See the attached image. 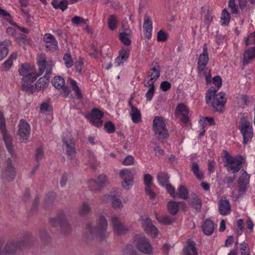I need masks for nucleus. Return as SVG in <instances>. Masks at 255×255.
Listing matches in <instances>:
<instances>
[{
	"mask_svg": "<svg viewBox=\"0 0 255 255\" xmlns=\"http://www.w3.org/2000/svg\"><path fill=\"white\" fill-rule=\"evenodd\" d=\"M33 241L31 234L27 233L18 242L8 241L2 248L4 241L0 239V255H16L18 250L30 247Z\"/></svg>",
	"mask_w": 255,
	"mask_h": 255,
	"instance_id": "obj_1",
	"label": "nucleus"
},
{
	"mask_svg": "<svg viewBox=\"0 0 255 255\" xmlns=\"http://www.w3.org/2000/svg\"><path fill=\"white\" fill-rule=\"evenodd\" d=\"M37 63L39 68V76L46 71L45 75L39 78L35 84V89L41 91L43 90L48 86L54 63L51 60L46 61L45 57H41Z\"/></svg>",
	"mask_w": 255,
	"mask_h": 255,
	"instance_id": "obj_2",
	"label": "nucleus"
},
{
	"mask_svg": "<svg viewBox=\"0 0 255 255\" xmlns=\"http://www.w3.org/2000/svg\"><path fill=\"white\" fill-rule=\"evenodd\" d=\"M225 94L220 92L217 93V90L211 87L207 91L206 95V102L207 105L212 107L215 112H223V108L226 103Z\"/></svg>",
	"mask_w": 255,
	"mask_h": 255,
	"instance_id": "obj_3",
	"label": "nucleus"
},
{
	"mask_svg": "<svg viewBox=\"0 0 255 255\" xmlns=\"http://www.w3.org/2000/svg\"><path fill=\"white\" fill-rule=\"evenodd\" d=\"M107 227V221L103 215L99 217L97 226L95 228H93L90 224L87 225V229L88 230L92 237L101 241H104L106 238Z\"/></svg>",
	"mask_w": 255,
	"mask_h": 255,
	"instance_id": "obj_4",
	"label": "nucleus"
},
{
	"mask_svg": "<svg viewBox=\"0 0 255 255\" xmlns=\"http://www.w3.org/2000/svg\"><path fill=\"white\" fill-rule=\"evenodd\" d=\"M153 129L158 140L163 142L169 137L168 129L164 121V118L155 116L153 121Z\"/></svg>",
	"mask_w": 255,
	"mask_h": 255,
	"instance_id": "obj_5",
	"label": "nucleus"
},
{
	"mask_svg": "<svg viewBox=\"0 0 255 255\" xmlns=\"http://www.w3.org/2000/svg\"><path fill=\"white\" fill-rule=\"evenodd\" d=\"M225 158L226 161V164L225 167L228 171H232L233 173L236 174L238 172L244 164V159L241 156H232L227 151H225Z\"/></svg>",
	"mask_w": 255,
	"mask_h": 255,
	"instance_id": "obj_6",
	"label": "nucleus"
},
{
	"mask_svg": "<svg viewBox=\"0 0 255 255\" xmlns=\"http://www.w3.org/2000/svg\"><path fill=\"white\" fill-rule=\"evenodd\" d=\"M50 222L54 227L59 226L61 232L64 234H69L71 231V226L63 211H59L56 217L50 219Z\"/></svg>",
	"mask_w": 255,
	"mask_h": 255,
	"instance_id": "obj_7",
	"label": "nucleus"
},
{
	"mask_svg": "<svg viewBox=\"0 0 255 255\" xmlns=\"http://www.w3.org/2000/svg\"><path fill=\"white\" fill-rule=\"evenodd\" d=\"M241 122L239 128L243 136V142L246 144L251 141L253 136V128L248 120L245 118L241 119Z\"/></svg>",
	"mask_w": 255,
	"mask_h": 255,
	"instance_id": "obj_8",
	"label": "nucleus"
},
{
	"mask_svg": "<svg viewBox=\"0 0 255 255\" xmlns=\"http://www.w3.org/2000/svg\"><path fill=\"white\" fill-rule=\"evenodd\" d=\"M38 76H39V74L33 72L29 75L23 77L22 81L23 83L21 86V90L29 94H33L35 90L34 86L31 85V84L34 82Z\"/></svg>",
	"mask_w": 255,
	"mask_h": 255,
	"instance_id": "obj_9",
	"label": "nucleus"
},
{
	"mask_svg": "<svg viewBox=\"0 0 255 255\" xmlns=\"http://www.w3.org/2000/svg\"><path fill=\"white\" fill-rule=\"evenodd\" d=\"M108 184L107 177L104 174H101L98 177L96 180H90L88 187L91 191L96 192L100 190Z\"/></svg>",
	"mask_w": 255,
	"mask_h": 255,
	"instance_id": "obj_10",
	"label": "nucleus"
},
{
	"mask_svg": "<svg viewBox=\"0 0 255 255\" xmlns=\"http://www.w3.org/2000/svg\"><path fill=\"white\" fill-rule=\"evenodd\" d=\"M104 116V113L98 108H94L91 113L88 114L86 118L95 127L100 128L102 126L103 122L102 118Z\"/></svg>",
	"mask_w": 255,
	"mask_h": 255,
	"instance_id": "obj_11",
	"label": "nucleus"
},
{
	"mask_svg": "<svg viewBox=\"0 0 255 255\" xmlns=\"http://www.w3.org/2000/svg\"><path fill=\"white\" fill-rule=\"evenodd\" d=\"M136 240V247L139 251L145 254H149L152 252V247L146 238L138 237Z\"/></svg>",
	"mask_w": 255,
	"mask_h": 255,
	"instance_id": "obj_12",
	"label": "nucleus"
},
{
	"mask_svg": "<svg viewBox=\"0 0 255 255\" xmlns=\"http://www.w3.org/2000/svg\"><path fill=\"white\" fill-rule=\"evenodd\" d=\"M143 222L142 223V227L146 233L150 234L153 238H156L158 233L157 228L152 224V221L149 218L145 219L142 218Z\"/></svg>",
	"mask_w": 255,
	"mask_h": 255,
	"instance_id": "obj_13",
	"label": "nucleus"
},
{
	"mask_svg": "<svg viewBox=\"0 0 255 255\" xmlns=\"http://www.w3.org/2000/svg\"><path fill=\"white\" fill-rule=\"evenodd\" d=\"M209 61L207 46L206 43L203 46V52L199 55L198 61V70L199 73H201L204 70Z\"/></svg>",
	"mask_w": 255,
	"mask_h": 255,
	"instance_id": "obj_14",
	"label": "nucleus"
},
{
	"mask_svg": "<svg viewBox=\"0 0 255 255\" xmlns=\"http://www.w3.org/2000/svg\"><path fill=\"white\" fill-rule=\"evenodd\" d=\"M243 173L238 179L239 186V192L240 194H243L249 187L250 181V175L244 170L241 171Z\"/></svg>",
	"mask_w": 255,
	"mask_h": 255,
	"instance_id": "obj_15",
	"label": "nucleus"
},
{
	"mask_svg": "<svg viewBox=\"0 0 255 255\" xmlns=\"http://www.w3.org/2000/svg\"><path fill=\"white\" fill-rule=\"evenodd\" d=\"M4 173L5 179L8 181H12L15 177V168L12 165V160L10 158H8L6 161V166Z\"/></svg>",
	"mask_w": 255,
	"mask_h": 255,
	"instance_id": "obj_16",
	"label": "nucleus"
},
{
	"mask_svg": "<svg viewBox=\"0 0 255 255\" xmlns=\"http://www.w3.org/2000/svg\"><path fill=\"white\" fill-rule=\"evenodd\" d=\"M111 220L114 231L117 234H124L128 230V229L125 226L117 217H112Z\"/></svg>",
	"mask_w": 255,
	"mask_h": 255,
	"instance_id": "obj_17",
	"label": "nucleus"
},
{
	"mask_svg": "<svg viewBox=\"0 0 255 255\" xmlns=\"http://www.w3.org/2000/svg\"><path fill=\"white\" fill-rule=\"evenodd\" d=\"M183 255H198L196 244L190 239L186 242V245L182 250Z\"/></svg>",
	"mask_w": 255,
	"mask_h": 255,
	"instance_id": "obj_18",
	"label": "nucleus"
},
{
	"mask_svg": "<svg viewBox=\"0 0 255 255\" xmlns=\"http://www.w3.org/2000/svg\"><path fill=\"white\" fill-rule=\"evenodd\" d=\"M231 212L230 202L226 198H221L219 204V212L223 216L229 214Z\"/></svg>",
	"mask_w": 255,
	"mask_h": 255,
	"instance_id": "obj_19",
	"label": "nucleus"
},
{
	"mask_svg": "<svg viewBox=\"0 0 255 255\" xmlns=\"http://www.w3.org/2000/svg\"><path fill=\"white\" fill-rule=\"evenodd\" d=\"M143 28L144 30V34L146 37L149 38L151 36L152 23L151 18L146 14L144 17Z\"/></svg>",
	"mask_w": 255,
	"mask_h": 255,
	"instance_id": "obj_20",
	"label": "nucleus"
},
{
	"mask_svg": "<svg viewBox=\"0 0 255 255\" xmlns=\"http://www.w3.org/2000/svg\"><path fill=\"white\" fill-rule=\"evenodd\" d=\"M64 145L66 148V153L70 157L71 160H76L75 158L76 151L75 149V143L73 140L70 139L69 142L66 140H63Z\"/></svg>",
	"mask_w": 255,
	"mask_h": 255,
	"instance_id": "obj_21",
	"label": "nucleus"
},
{
	"mask_svg": "<svg viewBox=\"0 0 255 255\" xmlns=\"http://www.w3.org/2000/svg\"><path fill=\"white\" fill-rule=\"evenodd\" d=\"M0 15H2L4 17L7 16L8 18H6V20L8 21L10 24L18 28L20 31L25 33H28L29 32V30L28 29L21 27L18 25L16 23L12 21L11 20V17L10 14L5 10L2 9L1 7H0Z\"/></svg>",
	"mask_w": 255,
	"mask_h": 255,
	"instance_id": "obj_22",
	"label": "nucleus"
},
{
	"mask_svg": "<svg viewBox=\"0 0 255 255\" xmlns=\"http://www.w3.org/2000/svg\"><path fill=\"white\" fill-rule=\"evenodd\" d=\"M30 127L24 120H21L19 125L18 134L22 137L29 136L30 133Z\"/></svg>",
	"mask_w": 255,
	"mask_h": 255,
	"instance_id": "obj_23",
	"label": "nucleus"
},
{
	"mask_svg": "<svg viewBox=\"0 0 255 255\" xmlns=\"http://www.w3.org/2000/svg\"><path fill=\"white\" fill-rule=\"evenodd\" d=\"M151 66L152 68L150 69L151 73H149L148 74V76H150L151 78L149 81L152 82L153 80H155L160 76L161 68L158 62H153Z\"/></svg>",
	"mask_w": 255,
	"mask_h": 255,
	"instance_id": "obj_24",
	"label": "nucleus"
},
{
	"mask_svg": "<svg viewBox=\"0 0 255 255\" xmlns=\"http://www.w3.org/2000/svg\"><path fill=\"white\" fill-rule=\"evenodd\" d=\"M1 133L6 147L8 151L11 154L13 152V145L12 143L11 137L7 133L6 129H3L1 131Z\"/></svg>",
	"mask_w": 255,
	"mask_h": 255,
	"instance_id": "obj_25",
	"label": "nucleus"
},
{
	"mask_svg": "<svg viewBox=\"0 0 255 255\" xmlns=\"http://www.w3.org/2000/svg\"><path fill=\"white\" fill-rule=\"evenodd\" d=\"M203 233L208 236L213 234L214 230V224L213 221L209 219L205 221L204 224L202 226Z\"/></svg>",
	"mask_w": 255,
	"mask_h": 255,
	"instance_id": "obj_26",
	"label": "nucleus"
},
{
	"mask_svg": "<svg viewBox=\"0 0 255 255\" xmlns=\"http://www.w3.org/2000/svg\"><path fill=\"white\" fill-rule=\"evenodd\" d=\"M190 205L195 209L197 212H200L202 208V202L199 196L194 194L192 199V201L189 203Z\"/></svg>",
	"mask_w": 255,
	"mask_h": 255,
	"instance_id": "obj_27",
	"label": "nucleus"
},
{
	"mask_svg": "<svg viewBox=\"0 0 255 255\" xmlns=\"http://www.w3.org/2000/svg\"><path fill=\"white\" fill-rule=\"evenodd\" d=\"M255 57V47L247 49L243 54V62L249 64L251 60Z\"/></svg>",
	"mask_w": 255,
	"mask_h": 255,
	"instance_id": "obj_28",
	"label": "nucleus"
},
{
	"mask_svg": "<svg viewBox=\"0 0 255 255\" xmlns=\"http://www.w3.org/2000/svg\"><path fill=\"white\" fill-rule=\"evenodd\" d=\"M157 179L159 184L162 186H165L169 182V176L167 172H159L157 175Z\"/></svg>",
	"mask_w": 255,
	"mask_h": 255,
	"instance_id": "obj_29",
	"label": "nucleus"
},
{
	"mask_svg": "<svg viewBox=\"0 0 255 255\" xmlns=\"http://www.w3.org/2000/svg\"><path fill=\"white\" fill-rule=\"evenodd\" d=\"M168 212L170 215H176L179 210V204L178 202L170 201L167 205Z\"/></svg>",
	"mask_w": 255,
	"mask_h": 255,
	"instance_id": "obj_30",
	"label": "nucleus"
},
{
	"mask_svg": "<svg viewBox=\"0 0 255 255\" xmlns=\"http://www.w3.org/2000/svg\"><path fill=\"white\" fill-rule=\"evenodd\" d=\"M130 115L131 120L134 123H138L141 121V116L140 111L136 107H132L131 110Z\"/></svg>",
	"mask_w": 255,
	"mask_h": 255,
	"instance_id": "obj_31",
	"label": "nucleus"
},
{
	"mask_svg": "<svg viewBox=\"0 0 255 255\" xmlns=\"http://www.w3.org/2000/svg\"><path fill=\"white\" fill-rule=\"evenodd\" d=\"M150 81H148L147 83V84H144L145 87H149L148 91H147V92L146 93V94L145 95V97L147 99V100L148 101H150L152 99V97L154 94V90H155L154 85V81L151 82V83H150Z\"/></svg>",
	"mask_w": 255,
	"mask_h": 255,
	"instance_id": "obj_32",
	"label": "nucleus"
},
{
	"mask_svg": "<svg viewBox=\"0 0 255 255\" xmlns=\"http://www.w3.org/2000/svg\"><path fill=\"white\" fill-rule=\"evenodd\" d=\"M52 83L53 85L57 89L59 90L63 88V86L65 85V80L60 76H55L53 80L52 81Z\"/></svg>",
	"mask_w": 255,
	"mask_h": 255,
	"instance_id": "obj_33",
	"label": "nucleus"
},
{
	"mask_svg": "<svg viewBox=\"0 0 255 255\" xmlns=\"http://www.w3.org/2000/svg\"><path fill=\"white\" fill-rule=\"evenodd\" d=\"M108 25L111 30H114L117 27V17L116 15H110L109 17Z\"/></svg>",
	"mask_w": 255,
	"mask_h": 255,
	"instance_id": "obj_34",
	"label": "nucleus"
},
{
	"mask_svg": "<svg viewBox=\"0 0 255 255\" xmlns=\"http://www.w3.org/2000/svg\"><path fill=\"white\" fill-rule=\"evenodd\" d=\"M178 195L180 198L186 200L189 197V192L184 186H180L178 189Z\"/></svg>",
	"mask_w": 255,
	"mask_h": 255,
	"instance_id": "obj_35",
	"label": "nucleus"
},
{
	"mask_svg": "<svg viewBox=\"0 0 255 255\" xmlns=\"http://www.w3.org/2000/svg\"><path fill=\"white\" fill-rule=\"evenodd\" d=\"M191 168L196 177L198 179L201 180L203 177V174L202 172L200 171L198 164L195 162H193L192 163Z\"/></svg>",
	"mask_w": 255,
	"mask_h": 255,
	"instance_id": "obj_36",
	"label": "nucleus"
},
{
	"mask_svg": "<svg viewBox=\"0 0 255 255\" xmlns=\"http://www.w3.org/2000/svg\"><path fill=\"white\" fill-rule=\"evenodd\" d=\"M30 65L28 64H22L21 68L19 70V74L23 77L29 75L34 72L32 69H30Z\"/></svg>",
	"mask_w": 255,
	"mask_h": 255,
	"instance_id": "obj_37",
	"label": "nucleus"
},
{
	"mask_svg": "<svg viewBox=\"0 0 255 255\" xmlns=\"http://www.w3.org/2000/svg\"><path fill=\"white\" fill-rule=\"evenodd\" d=\"M56 197V194L53 192L47 194L45 199V206L46 207L51 206L54 202Z\"/></svg>",
	"mask_w": 255,
	"mask_h": 255,
	"instance_id": "obj_38",
	"label": "nucleus"
},
{
	"mask_svg": "<svg viewBox=\"0 0 255 255\" xmlns=\"http://www.w3.org/2000/svg\"><path fill=\"white\" fill-rule=\"evenodd\" d=\"M70 84L72 87V90L75 92L76 95L79 99L82 98V94L81 91L78 86L76 82L72 79H69Z\"/></svg>",
	"mask_w": 255,
	"mask_h": 255,
	"instance_id": "obj_39",
	"label": "nucleus"
},
{
	"mask_svg": "<svg viewBox=\"0 0 255 255\" xmlns=\"http://www.w3.org/2000/svg\"><path fill=\"white\" fill-rule=\"evenodd\" d=\"M119 175L122 178L128 179V181H133V174L128 169H123L121 170Z\"/></svg>",
	"mask_w": 255,
	"mask_h": 255,
	"instance_id": "obj_40",
	"label": "nucleus"
},
{
	"mask_svg": "<svg viewBox=\"0 0 255 255\" xmlns=\"http://www.w3.org/2000/svg\"><path fill=\"white\" fill-rule=\"evenodd\" d=\"M8 50L6 43L2 42L0 43V60H2L7 55Z\"/></svg>",
	"mask_w": 255,
	"mask_h": 255,
	"instance_id": "obj_41",
	"label": "nucleus"
},
{
	"mask_svg": "<svg viewBox=\"0 0 255 255\" xmlns=\"http://www.w3.org/2000/svg\"><path fill=\"white\" fill-rule=\"evenodd\" d=\"M175 113L177 115L183 113L188 114L189 111L188 110L187 107L185 104L181 103L178 104L176 107Z\"/></svg>",
	"mask_w": 255,
	"mask_h": 255,
	"instance_id": "obj_42",
	"label": "nucleus"
},
{
	"mask_svg": "<svg viewBox=\"0 0 255 255\" xmlns=\"http://www.w3.org/2000/svg\"><path fill=\"white\" fill-rule=\"evenodd\" d=\"M72 23L76 25H79L80 24H87L89 22L88 19H84L82 17L79 16H75L71 19Z\"/></svg>",
	"mask_w": 255,
	"mask_h": 255,
	"instance_id": "obj_43",
	"label": "nucleus"
},
{
	"mask_svg": "<svg viewBox=\"0 0 255 255\" xmlns=\"http://www.w3.org/2000/svg\"><path fill=\"white\" fill-rule=\"evenodd\" d=\"M104 129L109 133H114L116 130V127L111 121H108L104 125Z\"/></svg>",
	"mask_w": 255,
	"mask_h": 255,
	"instance_id": "obj_44",
	"label": "nucleus"
},
{
	"mask_svg": "<svg viewBox=\"0 0 255 255\" xmlns=\"http://www.w3.org/2000/svg\"><path fill=\"white\" fill-rule=\"evenodd\" d=\"M120 39L121 42L127 46L130 45L131 41L128 38V35L126 32H122L120 34Z\"/></svg>",
	"mask_w": 255,
	"mask_h": 255,
	"instance_id": "obj_45",
	"label": "nucleus"
},
{
	"mask_svg": "<svg viewBox=\"0 0 255 255\" xmlns=\"http://www.w3.org/2000/svg\"><path fill=\"white\" fill-rule=\"evenodd\" d=\"M222 16L221 17L222 24L227 25L230 19V15L226 9L222 11Z\"/></svg>",
	"mask_w": 255,
	"mask_h": 255,
	"instance_id": "obj_46",
	"label": "nucleus"
},
{
	"mask_svg": "<svg viewBox=\"0 0 255 255\" xmlns=\"http://www.w3.org/2000/svg\"><path fill=\"white\" fill-rule=\"evenodd\" d=\"M65 64L67 68L71 67L73 65V62L70 53H66L63 56Z\"/></svg>",
	"mask_w": 255,
	"mask_h": 255,
	"instance_id": "obj_47",
	"label": "nucleus"
},
{
	"mask_svg": "<svg viewBox=\"0 0 255 255\" xmlns=\"http://www.w3.org/2000/svg\"><path fill=\"white\" fill-rule=\"evenodd\" d=\"M168 34L163 30H160L157 35V40L159 42H164L167 40Z\"/></svg>",
	"mask_w": 255,
	"mask_h": 255,
	"instance_id": "obj_48",
	"label": "nucleus"
},
{
	"mask_svg": "<svg viewBox=\"0 0 255 255\" xmlns=\"http://www.w3.org/2000/svg\"><path fill=\"white\" fill-rule=\"evenodd\" d=\"M45 47L46 51L54 52L58 48L57 41L45 43Z\"/></svg>",
	"mask_w": 255,
	"mask_h": 255,
	"instance_id": "obj_49",
	"label": "nucleus"
},
{
	"mask_svg": "<svg viewBox=\"0 0 255 255\" xmlns=\"http://www.w3.org/2000/svg\"><path fill=\"white\" fill-rule=\"evenodd\" d=\"M143 181L145 187H151L153 184L152 177L149 174H145L143 177Z\"/></svg>",
	"mask_w": 255,
	"mask_h": 255,
	"instance_id": "obj_50",
	"label": "nucleus"
},
{
	"mask_svg": "<svg viewBox=\"0 0 255 255\" xmlns=\"http://www.w3.org/2000/svg\"><path fill=\"white\" fill-rule=\"evenodd\" d=\"M91 211L90 207L86 203H83L79 211L81 215H85L88 214Z\"/></svg>",
	"mask_w": 255,
	"mask_h": 255,
	"instance_id": "obj_51",
	"label": "nucleus"
},
{
	"mask_svg": "<svg viewBox=\"0 0 255 255\" xmlns=\"http://www.w3.org/2000/svg\"><path fill=\"white\" fill-rule=\"evenodd\" d=\"M157 219L160 223L165 225H171L173 222L172 218L169 216L163 217L160 220H159L157 218Z\"/></svg>",
	"mask_w": 255,
	"mask_h": 255,
	"instance_id": "obj_52",
	"label": "nucleus"
},
{
	"mask_svg": "<svg viewBox=\"0 0 255 255\" xmlns=\"http://www.w3.org/2000/svg\"><path fill=\"white\" fill-rule=\"evenodd\" d=\"M134 163V158L131 155H128L124 160L123 164L126 166L133 165Z\"/></svg>",
	"mask_w": 255,
	"mask_h": 255,
	"instance_id": "obj_53",
	"label": "nucleus"
},
{
	"mask_svg": "<svg viewBox=\"0 0 255 255\" xmlns=\"http://www.w3.org/2000/svg\"><path fill=\"white\" fill-rule=\"evenodd\" d=\"M83 63V60L81 58H79L75 62V67L76 68V70L80 74H81L82 73Z\"/></svg>",
	"mask_w": 255,
	"mask_h": 255,
	"instance_id": "obj_54",
	"label": "nucleus"
},
{
	"mask_svg": "<svg viewBox=\"0 0 255 255\" xmlns=\"http://www.w3.org/2000/svg\"><path fill=\"white\" fill-rule=\"evenodd\" d=\"M44 156L43 149L42 147L37 148L35 154V159L37 163H39Z\"/></svg>",
	"mask_w": 255,
	"mask_h": 255,
	"instance_id": "obj_55",
	"label": "nucleus"
},
{
	"mask_svg": "<svg viewBox=\"0 0 255 255\" xmlns=\"http://www.w3.org/2000/svg\"><path fill=\"white\" fill-rule=\"evenodd\" d=\"M165 186H166V190L167 192L170 195V196L172 197H175L176 194L174 187H173L172 185L169 183V182L165 185Z\"/></svg>",
	"mask_w": 255,
	"mask_h": 255,
	"instance_id": "obj_56",
	"label": "nucleus"
},
{
	"mask_svg": "<svg viewBox=\"0 0 255 255\" xmlns=\"http://www.w3.org/2000/svg\"><path fill=\"white\" fill-rule=\"evenodd\" d=\"M171 87V84L167 81L162 82L160 86V89L163 92H166L169 90V89H170Z\"/></svg>",
	"mask_w": 255,
	"mask_h": 255,
	"instance_id": "obj_57",
	"label": "nucleus"
},
{
	"mask_svg": "<svg viewBox=\"0 0 255 255\" xmlns=\"http://www.w3.org/2000/svg\"><path fill=\"white\" fill-rule=\"evenodd\" d=\"M43 39L46 43L57 41L54 36L50 33H46V34H45L43 37Z\"/></svg>",
	"mask_w": 255,
	"mask_h": 255,
	"instance_id": "obj_58",
	"label": "nucleus"
},
{
	"mask_svg": "<svg viewBox=\"0 0 255 255\" xmlns=\"http://www.w3.org/2000/svg\"><path fill=\"white\" fill-rule=\"evenodd\" d=\"M119 56L122 60L126 61L129 57V50L128 49L121 50Z\"/></svg>",
	"mask_w": 255,
	"mask_h": 255,
	"instance_id": "obj_59",
	"label": "nucleus"
},
{
	"mask_svg": "<svg viewBox=\"0 0 255 255\" xmlns=\"http://www.w3.org/2000/svg\"><path fill=\"white\" fill-rule=\"evenodd\" d=\"M122 203L120 199L113 197L112 200V207L114 208H120L122 207Z\"/></svg>",
	"mask_w": 255,
	"mask_h": 255,
	"instance_id": "obj_60",
	"label": "nucleus"
},
{
	"mask_svg": "<svg viewBox=\"0 0 255 255\" xmlns=\"http://www.w3.org/2000/svg\"><path fill=\"white\" fill-rule=\"evenodd\" d=\"M151 187H145V192L146 194L149 197L150 199H153L155 198L156 194L151 189Z\"/></svg>",
	"mask_w": 255,
	"mask_h": 255,
	"instance_id": "obj_61",
	"label": "nucleus"
},
{
	"mask_svg": "<svg viewBox=\"0 0 255 255\" xmlns=\"http://www.w3.org/2000/svg\"><path fill=\"white\" fill-rule=\"evenodd\" d=\"M67 0H61V1L57 5L56 9H61L62 11H64L67 8L68 5Z\"/></svg>",
	"mask_w": 255,
	"mask_h": 255,
	"instance_id": "obj_62",
	"label": "nucleus"
},
{
	"mask_svg": "<svg viewBox=\"0 0 255 255\" xmlns=\"http://www.w3.org/2000/svg\"><path fill=\"white\" fill-rule=\"evenodd\" d=\"M212 82L217 88H219L222 86V79L219 76H216L213 77Z\"/></svg>",
	"mask_w": 255,
	"mask_h": 255,
	"instance_id": "obj_63",
	"label": "nucleus"
},
{
	"mask_svg": "<svg viewBox=\"0 0 255 255\" xmlns=\"http://www.w3.org/2000/svg\"><path fill=\"white\" fill-rule=\"evenodd\" d=\"M236 175H234L232 177L226 176L223 179V182L228 184H232L236 179Z\"/></svg>",
	"mask_w": 255,
	"mask_h": 255,
	"instance_id": "obj_64",
	"label": "nucleus"
}]
</instances>
